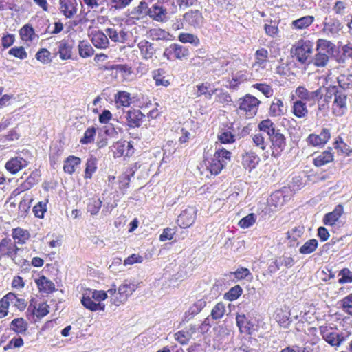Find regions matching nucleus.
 I'll list each match as a JSON object with an SVG mask.
<instances>
[{
  "label": "nucleus",
  "instance_id": "f257e3e1",
  "mask_svg": "<svg viewBox=\"0 0 352 352\" xmlns=\"http://www.w3.org/2000/svg\"><path fill=\"white\" fill-rule=\"evenodd\" d=\"M107 292L102 290L88 289L81 298L82 305L91 311H104L105 305L101 302L107 298Z\"/></svg>",
  "mask_w": 352,
  "mask_h": 352
},
{
  "label": "nucleus",
  "instance_id": "f03ea898",
  "mask_svg": "<svg viewBox=\"0 0 352 352\" xmlns=\"http://www.w3.org/2000/svg\"><path fill=\"white\" fill-rule=\"evenodd\" d=\"M231 160V153L222 148L217 150L210 158L205 160L207 169L212 175L219 174Z\"/></svg>",
  "mask_w": 352,
  "mask_h": 352
},
{
  "label": "nucleus",
  "instance_id": "7ed1b4c3",
  "mask_svg": "<svg viewBox=\"0 0 352 352\" xmlns=\"http://www.w3.org/2000/svg\"><path fill=\"white\" fill-rule=\"evenodd\" d=\"M314 48V43L309 40H299L292 48V53L298 62L304 64L311 57Z\"/></svg>",
  "mask_w": 352,
  "mask_h": 352
},
{
  "label": "nucleus",
  "instance_id": "20e7f679",
  "mask_svg": "<svg viewBox=\"0 0 352 352\" xmlns=\"http://www.w3.org/2000/svg\"><path fill=\"white\" fill-rule=\"evenodd\" d=\"M334 96V100L332 104V113L336 116H343L346 110V94L342 90H339L337 87L334 86L329 90Z\"/></svg>",
  "mask_w": 352,
  "mask_h": 352
},
{
  "label": "nucleus",
  "instance_id": "39448f33",
  "mask_svg": "<svg viewBox=\"0 0 352 352\" xmlns=\"http://www.w3.org/2000/svg\"><path fill=\"white\" fill-rule=\"evenodd\" d=\"M189 55V50L186 47L177 43H173L165 48L163 56L169 60L182 59Z\"/></svg>",
  "mask_w": 352,
  "mask_h": 352
},
{
  "label": "nucleus",
  "instance_id": "423d86ee",
  "mask_svg": "<svg viewBox=\"0 0 352 352\" xmlns=\"http://www.w3.org/2000/svg\"><path fill=\"white\" fill-rule=\"evenodd\" d=\"M137 285L131 283L129 280H124V283L118 287L119 296L113 298V305L119 306L124 303L128 298L136 290Z\"/></svg>",
  "mask_w": 352,
  "mask_h": 352
},
{
  "label": "nucleus",
  "instance_id": "0eeeda50",
  "mask_svg": "<svg viewBox=\"0 0 352 352\" xmlns=\"http://www.w3.org/2000/svg\"><path fill=\"white\" fill-rule=\"evenodd\" d=\"M259 100L254 96L246 95L240 102L239 110L245 111L251 118L257 113Z\"/></svg>",
  "mask_w": 352,
  "mask_h": 352
},
{
  "label": "nucleus",
  "instance_id": "6e6552de",
  "mask_svg": "<svg viewBox=\"0 0 352 352\" xmlns=\"http://www.w3.org/2000/svg\"><path fill=\"white\" fill-rule=\"evenodd\" d=\"M19 250L10 239L4 238L0 242V258L7 256L14 261Z\"/></svg>",
  "mask_w": 352,
  "mask_h": 352
},
{
  "label": "nucleus",
  "instance_id": "1a4fd4ad",
  "mask_svg": "<svg viewBox=\"0 0 352 352\" xmlns=\"http://www.w3.org/2000/svg\"><path fill=\"white\" fill-rule=\"evenodd\" d=\"M319 329L323 339L331 346H339L344 340L342 335L333 332L327 326H320Z\"/></svg>",
  "mask_w": 352,
  "mask_h": 352
},
{
  "label": "nucleus",
  "instance_id": "9d476101",
  "mask_svg": "<svg viewBox=\"0 0 352 352\" xmlns=\"http://www.w3.org/2000/svg\"><path fill=\"white\" fill-rule=\"evenodd\" d=\"M60 13L67 19L73 18L78 12V0H58Z\"/></svg>",
  "mask_w": 352,
  "mask_h": 352
},
{
  "label": "nucleus",
  "instance_id": "9b49d317",
  "mask_svg": "<svg viewBox=\"0 0 352 352\" xmlns=\"http://www.w3.org/2000/svg\"><path fill=\"white\" fill-rule=\"evenodd\" d=\"M272 142V155L274 157L280 156L281 153L284 151L286 146V139L283 134L278 131L274 135L270 138Z\"/></svg>",
  "mask_w": 352,
  "mask_h": 352
},
{
  "label": "nucleus",
  "instance_id": "f8f14e48",
  "mask_svg": "<svg viewBox=\"0 0 352 352\" xmlns=\"http://www.w3.org/2000/svg\"><path fill=\"white\" fill-rule=\"evenodd\" d=\"M197 210L194 207H188L183 210L177 219V224L181 228H188L196 219Z\"/></svg>",
  "mask_w": 352,
  "mask_h": 352
},
{
  "label": "nucleus",
  "instance_id": "ddd939ff",
  "mask_svg": "<svg viewBox=\"0 0 352 352\" xmlns=\"http://www.w3.org/2000/svg\"><path fill=\"white\" fill-rule=\"evenodd\" d=\"M92 44L98 49H107L109 46V41L107 33L100 30H93L89 34Z\"/></svg>",
  "mask_w": 352,
  "mask_h": 352
},
{
  "label": "nucleus",
  "instance_id": "4468645a",
  "mask_svg": "<svg viewBox=\"0 0 352 352\" xmlns=\"http://www.w3.org/2000/svg\"><path fill=\"white\" fill-rule=\"evenodd\" d=\"M184 21L194 28H200L204 23V17L198 10H190L183 16Z\"/></svg>",
  "mask_w": 352,
  "mask_h": 352
},
{
  "label": "nucleus",
  "instance_id": "2eb2a0df",
  "mask_svg": "<svg viewBox=\"0 0 352 352\" xmlns=\"http://www.w3.org/2000/svg\"><path fill=\"white\" fill-rule=\"evenodd\" d=\"M342 28V24L339 20L332 18H325L323 23V33L329 36H333L338 33Z\"/></svg>",
  "mask_w": 352,
  "mask_h": 352
},
{
  "label": "nucleus",
  "instance_id": "dca6fc26",
  "mask_svg": "<svg viewBox=\"0 0 352 352\" xmlns=\"http://www.w3.org/2000/svg\"><path fill=\"white\" fill-rule=\"evenodd\" d=\"M28 162L20 156L11 158L6 164V168L12 174H16L22 168L26 167Z\"/></svg>",
  "mask_w": 352,
  "mask_h": 352
},
{
  "label": "nucleus",
  "instance_id": "f3484780",
  "mask_svg": "<svg viewBox=\"0 0 352 352\" xmlns=\"http://www.w3.org/2000/svg\"><path fill=\"white\" fill-rule=\"evenodd\" d=\"M294 263L292 257L283 255L278 259L272 261L269 265L268 270L270 273H275L280 269V266H285L289 268L292 267Z\"/></svg>",
  "mask_w": 352,
  "mask_h": 352
},
{
  "label": "nucleus",
  "instance_id": "a211bd4d",
  "mask_svg": "<svg viewBox=\"0 0 352 352\" xmlns=\"http://www.w3.org/2000/svg\"><path fill=\"white\" fill-rule=\"evenodd\" d=\"M260 160L258 155L252 151H247L242 155L243 166L250 171L256 167Z\"/></svg>",
  "mask_w": 352,
  "mask_h": 352
},
{
  "label": "nucleus",
  "instance_id": "6ab92c4d",
  "mask_svg": "<svg viewBox=\"0 0 352 352\" xmlns=\"http://www.w3.org/2000/svg\"><path fill=\"white\" fill-rule=\"evenodd\" d=\"M144 115L139 109L128 111L126 119L129 127L135 128L140 126Z\"/></svg>",
  "mask_w": 352,
  "mask_h": 352
},
{
  "label": "nucleus",
  "instance_id": "aec40b11",
  "mask_svg": "<svg viewBox=\"0 0 352 352\" xmlns=\"http://www.w3.org/2000/svg\"><path fill=\"white\" fill-rule=\"evenodd\" d=\"M116 154L118 157H130L134 153V148L132 142H118L114 146Z\"/></svg>",
  "mask_w": 352,
  "mask_h": 352
},
{
  "label": "nucleus",
  "instance_id": "412c9836",
  "mask_svg": "<svg viewBox=\"0 0 352 352\" xmlns=\"http://www.w3.org/2000/svg\"><path fill=\"white\" fill-rule=\"evenodd\" d=\"M140 54L143 58L148 60L152 58L155 54L154 45L146 40H142L138 43Z\"/></svg>",
  "mask_w": 352,
  "mask_h": 352
},
{
  "label": "nucleus",
  "instance_id": "4be33fe9",
  "mask_svg": "<svg viewBox=\"0 0 352 352\" xmlns=\"http://www.w3.org/2000/svg\"><path fill=\"white\" fill-rule=\"evenodd\" d=\"M167 14V10L162 6L155 4L149 8L148 16L157 21L162 22L166 21Z\"/></svg>",
  "mask_w": 352,
  "mask_h": 352
},
{
  "label": "nucleus",
  "instance_id": "5701e85b",
  "mask_svg": "<svg viewBox=\"0 0 352 352\" xmlns=\"http://www.w3.org/2000/svg\"><path fill=\"white\" fill-rule=\"evenodd\" d=\"M287 111V108L283 102L280 99L275 98L270 105L269 115L271 117H278L283 116Z\"/></svg>",
  "mask_w": 352,
  "mask_h": 352
},
{
  "label": "nucleus",
  "instance_id": "b1692460",
  "mask_svg": "<svg viewBox=\"0 0 352 352\" xmlns=\"http://www.w3.org/2000/svg\"><path fill=\"white\" fill-rule=\"evenodd\" d=\"M344 209L342 205H338L334 210L326 214L323 218V223L327 226H333L343 214Z\"/></svg>",
  "mask_w": 352,
  "mask_h": 352
},
{
  "label": "nucleus",
  "instance_id": "393cba45",
  "mask_svg": "<svg viewBox=\"0 0 352 352\" xmlns=\"http://www.w3.org/2000/svg\"><path fill=\"white\" fill-rule=\"evenodd\" d=\"M336 49V45L329 41L324 39H318L316 45V52L326 54L328 57L333 56Z\"/></svg>",
  "mask_w": 352,
  "mask_h": 352
},
{
  "label": "nucleus",
  "instance_id": "a878e982",
  "mask_svg": "<svg viewBox=\"0 0 352 352\" xmlns=\"http://www.w3.org/2000/svg\"><path fill=\"white\" fill-rule=\"evenodd\" d=\"M236 324L241 333L252 334L254 324L246 318L245 315L238 314L236 317Z\"/></svg>",
  "mask_w": 352,
  "mask_h": 352
},
{
  "label": "nucleus",
  "instance_id": "bb28decb",
  "mask_svg": "<svg viewBox=\"0 0 352 352\" xmlns=\"http://www.w3.org/2000/svg\"><path fill=\"white\" fill-rule=\"evenodd\" d=\"M40 292L50 294L55 291L54 283L45 276H41L35 280Z\"/></svg>",
  "mask_w": 352,
  "mask_h": 352
},
{
  "label": "nucleus",
  "instance_id": "cd10ccee",
  "mask_svg": "<svg viewBox=\"0 0 352 352\" xmlns=\"http://www.w3.org/2000/svg\"><path fill=\"white\" fill-rule=\"evenodd\" d=\"M60 58L62 60H67L72 58V45L68 40H61L58 43Z\"/></svg>",
  "mask_w": 352,
  "mask_h": 352
},
{
  "label": "nucleus",
  "instance_id": "c85d7f7f",
  "mask_svg": "<svg viewBox=\"0 0 352 352\" xmlns=\"http://www.w3.org/2000/svg\"><path fill=\"white\" fill-rule=\"evenodd\" d=\"M106 33L108 38L116 43H124L127 40L128 34L122 30L118 32L114 28H107Z\"/></svg>",
  "mask_w": 352,
  "mask_h": 352
},
{
  "label": "nucleus",
  "instance_id": "c756f323",
  "mask_svg": "<svg viewBox=\"0 0 352 352\" xmlns=\"http://www.w3.org/2000/svg\"><path fill=\"white\" fill-rule=\"evenodd\" d=\"M149 8L147 3L141 1L138 6L131 12V16L135 19H143L149 14Z\"/></svg>",
  "mask_w": 352,
  "mask_h": 352
},
{
  "label": "nucleus",
  "instance_id": "7c9ffc66",
  "mask_svg": "<svg viewBox=\"0 0 352 352\" xmlns=\"http://www.w3.org/2000/svg\"><path fill=\"white\" fill-rule=\"evenodd\" d=\"M315 18L313 16L307 15L294 20L292 22V27L296 30H303L309 27L314 21Z\"/></svg>",
  "mask_w": 352,
  "mask_h": 352
},
{
  "label": "nucleus",
  "instance_id": "2f4dec72",
  "mask_svg": "<svg viewBox=\"0 0 352 352\" xmlns=\"http://www.w3.org/2000/svg\"><path fill=\"white\" fill-rule=\"evenodd\" d=\"M333 160V155L331 151V148H329V150L322 152L316 157L313 160V163L316 166L320 167L332 162Z\"/></svg>",
  "mask_w": 352,
  "mask_h": 352
},
{
  "label": "nucleus",
  "instance_id": "473e14b6",
  "mask_svg": "<svg viewBox=\"0 0 352 352\" xmlns=\"http://www.w3.org/2000/svg\"><path fill=\"white\" fill-rule=\"evenodd\" d=\"M81 162L80 158L76 156H69L64 162L63 170L65 173L69 175L75 172V168L80 165Z\"/></svg>",
  "mask_w": 352,
  "mask_h": 352
},
{
  "label": "nucleus",
  "instance_id": "72a5a7b5",
  "mask_svg": "<svg viewBox=\"0 0 352 352\" xmlns=\"http://www.w3.org/2000/svg\"><path fill=\"white\" fill-rule=\"evenodd\" d=\"M275 320L283 327L287 328L292 322L290 313L283 309H277Z\"/></svg>",
  "mask_w": 352,
  "mask_h": 352
},
{
  "label": "nucleus",
  "instance_id": "f704fd0d",
  "mask_svg": "<svg viewBox=\"0 0 352 352\" xmlns=\"http://www.w3.org/2000/svg\"><path fill=\"white\" fill-rule=\"evenodd\" d=\"M12 236L15 243L24 244L29 239L30 234L28 230L16 228L12 230Z\"/></svg>",
  "mask_w": 352,
  "mask_h": 352
},
{
  "label": "nucleus",
  "instance_id": "c9c22d12",
  "mask_svg": "<svg viewBox=\"0 0 352 352\" xmlns=\"http://www.w3.org/2000/svg\"><path fill=\"white\" fill-rule=\"evenodd\" d=\"M305 232V227L302 226H295L287 232V239L289 240L290 246L295 245V242L300 238Z\"/></svg>",
  "mask_w": 352,
  "mask_h": 352
},
{
  "label": "nucleus",
  "instance_id": "e433bc0d",
  "mask_svg": "<svg viewBox=\"0 0 352 352\" xmlns=\"http://www.w3.org/2000/svg\"><path fill=\"white\" fill-rule=\"evenodd\" d=\"M258 128L260 131L266 133L269 138H271L276 133L280 131L276 128L274 123L270 119L261 121L258 124Z\"/></svg>",
  "mask_w": 352,
  "mask_h": 352
},
{
  "label": "nucleus",
  "instance_id": "4c0bfd02",
  "mask_svg": "<svg viewBox=\"0 0 352 352\" xmlns=\"http://www.w3.org/2000/svg\"><path fill=\"white\" fill-rule=\"evenodd\" d=\"M148 37L155 41L168 40L170 34L161 28H153L148 32Z\"/></svg>",
  "mask_w": 352,
  "mask_h": 352
},
{
  "label": "nucleus",
  "instance_id": "58836bf2",
  "mask_svg": "<svg viewBox=\"0 0 352 352\" xmlns=\"http://www.w3.org/2000/svg\"><path fill=\"white\" fill-rule=\"evenodd\" d=\"M79 55L82 58H88L94 53V50L87 41H80L78 44Z\"/></svg>",
  "mask_w": 352,
  "mask_h": 352
},
{
  "label": "nucleus",
  "instance_id": "ea45409f",
  "mask_svg": "<svg viewBox=\"0 0 352 352\" xmlns=\"http://www.w3.org/2000/svg\"><path fill=\"white\" fill-rule=\"evenodd\" d=\"M115 101L118 106L129 107L131 103L130 94L124 91H120L115 96Z\"/></svg>",
  "mask_w": 352,
  "mask_h": 352
},
{
  "label": "nucleus",
  "instance_id": "a19ab883",
  "mask_svg": "<svg viewBox=\"0 0 352 352\" xmlns=\"http://www.w3.org/2000/svg\"><path fill=\"white\" fill-rule=\"evenodd\" d=\"M135 171L130 168L127 170L126 172L119 177V188L122 191L126 190V189L129 187V184L131 182V178L133 177Z\"/></svg>",
  "mask_w": 352,
  "mask_h": 352
},
{
  "label": "nucleus",
  "instance_id": "79ce46f5",
  "mask_svg": "<svg viewBox=\"0 0 352 352\" xmlns=\"http://www.w3.org/2000/svg\"><path fill=\"white\" fill-rule=\"evenodd\" d=\"M8 300L9 305L12 304L14 306L16 307L19 309L22 310L25 308L26 302L25 300L23 298H19L17 296L12 293L9 292L8 294L4 296Z\"/></svg>",
  "mask_w": 352,
  "mask_h": 352
},
{
  "label": "nucleus",
  "instance_id": "37998d69",
  "mask_svg": "<svg viewBox=\"0 0 352 352\" xmlns=\"http://www.w3.org/2000/svg\"><path fill=\"white\" fill-rule=\"evenodd\" d=\"M10 329L17 333H23L28 329V323L22 318H15L10 323Z\"/></svg>",
  "mask_w": 352,
  "mask_h": 352
},
{
  "label": "nucleus",
  "instance_id": "c03bdc74",
  "mask_svg": "<svg viewBox=\"0 0 352 352\" xmlns=\"http://www.w3.org/2000/svg\"><path fill=\"white\" fill-rule=\"evenodd\" d=\"M97 170V159L93 156H91L87 159L86 162V167L85 170V178H91L93 174Z\"/></svg>",
  "mask_w": 352,
  "mask_h": 352
},
{
  "label": "nucleus",
  "instance_id": "a18cd8bd",
  "mask_svg": "<svg viewBox=\"0 0 352 352\" xmlns=\"http://www.w3.org/2000/svg\"><path fill=\"white\" fill-rule=\"evenodd\" d=\"M21 38L24 41H32L35 38V32L31 25L26 24L20 30Z\"/></svg>",
  "mask_w": 352,
  "mask_h": 352
},
{
  "label": "nucleus",
  "instance_id": "49530a36",
  "mask_svg": "<svg viewBox=\"0 0 352 352\" xmlns=\"http://www.w3.org/2000/svg\"><path fill=\"white\" fill-rule=\"evenodd\" d=\"M165 71L163 69H158L153 72V78L155 80L157 86L167 87L170 82L168 80L165 79Z\"/></svg>",
  "mask_w": 352,
  "mask_h": 352
},
{
  "label": "nucleus",
  "instance_id": "de8ad7c7",
  "mask_svg": "<svg viewBox=\"0 0 352 352\" xmlns=\"http://www.w3.org/2000/svg\"><path fill=\"white\" fill-rule=\"evenodd\" d=\"M197 96L204 95L208 99H210L215 93L216 89H211V85L208 82L201 83L197 85Z\"/></svg>",
  "mask_w": 352,
  "mask_h": 352
},
{
  "label": "nucleus",
  "instance_id": "09e8293b",
  "mask_svg": "<svg viewBox=\"0 0 352 352\" xmlns=\"http://www.w3.org/2000/svg\"><path fill=\"white\" fill-rule=\"evenodd\" d=\"M318 245V243L316 239H309L300 248L299 252L302 254H311L316 250Z\"/></svg>",
  "mask_w": 352,
  "mask_h": 352
},
{
  "label": "nucleus",
  "instance_id": "8fccbe9b",
  "mask_svg": "<svg viewBox=\"0 0 352 352\" xmlns=\"http://www.w3.org/2000/svg\"><path fill=\"white\" fill-rule=\"evenodd\" d=\"M178 39L183 43H190L197 47L199 45L200 41L197 36L190 33H180Z\"/></svg>",
  "mask_w": 352,
  "mask_h": 352
},
{
  "label": "nucleus",
  "instance_id": "3c124183",
  "mask_svg": "<svg viewBox=\"0 0 352 352\" xmlns=\"http://www.w3.org/2000/svg\"><path fill=\"white\" fill-rule=\"evenodd\" d=\"M284 201L283 193L276 191L271 195L268 199V204L270 206H274V208H279L283 205Z\"/></svg>",
  "mask_w": 352,
  "mask_h": 352
},
{
  "label": "nucleus",
  "instance_id": "603ef678",
  "mask_svg": "<svg viewBox=\"0 0 352 352\" xmlns=\"http://www.w3.org/2000/svg\"><path fill=\"white\" fill-rule=\"evenodd\" d=\"M226 313V306L224 303L220 302L215 305L212 308L210 316L212 320H219L222 318Z\"/></svg>",
  "mask_w": 352,
  "mask_h": 352
},
{
  "label": "nucleus",
  "instance_id": "864d4df0",
  "mask_svg": "<svg viewBox=\"0 0 352 352\" xmlns=\"http://www.w3.org/2000/svg\"><path fill=\"white\" fill-rule=\"evenodd\" d=\"M268 57V51L265 48H260L255 52L256 64L261 67H265Z\"/></svg>",
  "mask_w": 352,
  "mask_h": 352
},
{
  "label": "nucleus",
  "instance_id": "5fc2aeb1",
  "mask_svg": "<svg viewBox=\"0 0 352 352\" xmlns=\"http://www.w3.org/2000/svg\"><path fill=\"white\" fill-rule=\"evenodd\" d=\"M293 112L294 115L298 118L305 117L308 113L305 103L301 100L296 101L294 103Z\"/></svg>",
  "mask_w": 352,
  "mask_h": 352
},
{
  "label": "nucleus",
  "instance_id": "6e6d98bb",
  "mask_svg": "<svg viewBox=\"0 0 352 352\" xmlns=\"http://www.w3.org/2000/svg\"><path fill=\"white\" fill-rule=\"evenodd\" d=\"M102 201L98 198L89 199L87 208V211L90 212L91 215H96L102 206Z\"/></svg>",
  "mask_w": 352,
  "mask_h": 352
},
{
  "label": "nucleus",
  "instance_id": "4d7b16f0",
  "mask_svg": "<svg viewBox=\"0 0 352 352\" xmlns=\"http://www.w3.org/2000/svg\"><path fill=\"white\" fill-rule=\"evenodd\" d=\"M329 60V57L326 54L316 52L315 56L311 60V62L316 67H324L327 65Z\"/></svg>",
  "mask_w": 352,
  "mask_h": 352
},
{
  "label": "nucleus",
  "instance_id": "13d9d810",
  "mask_svg": "<svg viewBox=\"0 0 352 352\" xmlns=\"http://www.w3.org/2000/svg\"><path fill=\"white\" fill-rule=\"evenodd\" d=\"M96 130L94 126L89 127L85 131L83 137L80 139V142L82 144H88L94 140Z\"/></svg>",
  "mask_w": 352,
  "mask_h": 352
},
{
  "label": "nucleus",
  "instance_id": "bf43d9fd",
  "mask_svg": "<svg viewBox=\"0 0 352 352\" xmlns=\"http://www.w3.org/2000/svg\"><path fill=\"white\" fill-rule=\"evenodd\" d=\"M243 289L239 285H235L224 294V298L233 301L237 299L242 294Z\"/></svg>",
  "mask_w": 352,
  "mask_h": 352
},
{
  "label": "nucleus",
  "instance_id": "052dcab7",
  "mask_svg": "<svg viewBox=\"0 0 352 352\" xmlns=\"http://www.w3.org/2000/svg\"><path fill=\"white\" fill-rule=\"evenodd\" d=\"M322 89L320 87L315 91H309L305 100L307 102H310L311 104H314L319 99H322Z\"/></svg>",
  "mask_w": 352,
  "mask_h": 352
},
{
  "label": "nucleus",
  "instance_id": "680f3d73",
  "mask_svg": "<svg viewBox=\"0 0 352 352\" xmlns=\"http://www.w3.org/2000/svg\"><path fill=\"white\" fill-rule=\"evenodd\" d=\"M256 217L254 214L251 213L242 218L239 225L241 228H248L252 226L256 221Z\"/></svg>",
  "mask_w": 352,
  "mask_h": 352
},
{
  "label": "nucleus",
  "instance_id": "e2e57ef3",
  "mask_svg": "<svg viewBox=\"0 0 352 352\" xmlns=\"http://www.w3.org/2000/svg\"><path fill=\"white\" fill-rule=\"evenodd\" d=\"M342 54L336 60L340 63H344L346 57L352 58V44H347L342 47Z\"/></svg>",
  "mask_w": 352,
  "mask_h": 352
},
{
  "label": "nucleus",
  "instance_id": "0e129e2a",
  "mask_svg": "<svg viewBox=\"0 0 352 352\" xmlns=\"http://www.w3.org/2000/svg\"><path fill=\"white\" fill-rule=\"evenodd\" d=\"M51 53L45 48H42L36 54V58L43 63H49L52 61Z\"/></svg>",
  "mask_w": 352,
  "mask_h": 352
},
{
  "label": "nucleus",
  "instance_id": "69168bd1",
  "mask_svg": "<svg viewBox=\"0 0 352 352\" xmlns=\"http://www.w3.org/2000/svg\"><path fill=\"white\" fill-rule=\"evenodd\" d=\"M338 275L341 276V278L338 280L340 284L352 283V272L348 268L340 270Z\"/></svg>",
  "mask_w": 352,
  "mask_h": 352
},
{
  "label": "nucleus",
  "instance_id": "338daca9",
  "mask_svg": "<svg viewBox=\"0 0 352 352\" xmlns=\"http://www.w3.org/2000/svg\"><path fill=\"white\" fill-rule=\"evenodd\" d=\"M174 336L180 344H186L191 338V334L188 331L181 330L175 333Z\"/></svg>",
  "mask_w": 352,
  "mask_h": 352
},
{
  "label": "nucleus",
  "instance_id": "774afa93",
  "mask_svg": "<svg viewBox=\"0 0 352 352\" xmlns=\"http://www.w3.org/2000/svg\"><path fill=\"white\" fill-rule=\"evenodd\" d=\"M8 54L21 60L26 58L28 56L27 52H25L24 47L22 46L11 48L9 50Z\"/></svg>",
  "mask_w": 352,
  "mask_h": 352
}]
</instances>
